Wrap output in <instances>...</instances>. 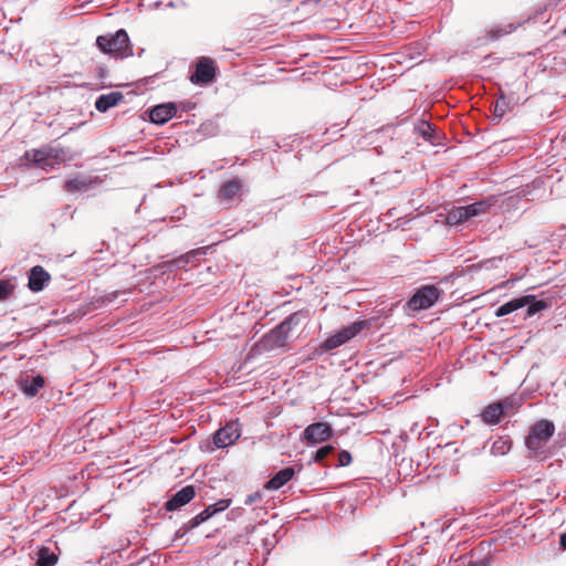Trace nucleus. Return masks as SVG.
I'll list each match as a JSON object with an SVG mask.
<instances>
[{
    "instance_id": "1",
    "label": "nucleus",
    "mask_w": 566,
    "mask_h": 566,
    "mask_svg": "<svg viewBox=\"0 0 566 566\" xmlns=\"http://www.w3.org/2000/svg\"><path fill=\"white\" fill-rule=\"evenodd\" d=\"M305 314L302 311L294 312L280 322L271 331L262 335V337L253 344L250 355H261L277 349H284L287 344L290 332L298 326Z\"/></svg>"
},
{
    "instance_id": "2",
    "label": "nucleus",
    "mask_w": 566,
    "mask_h": 566,
    "mask_svg": "<svg viewBox=\"0 0 566 566\" xmlns=\"http://www.w3.org/2000/svg\"><path fill=\"white\" fill-rule=\"evenodd\" d=\"M379 326L378 317H368L364 319H357L347 327L337 331L332 336L323 340L314 350V355L322 356L329 353L344 344L348 343L355 336H357L364 329L377 328Z\"/></svg>"
},
{
    "instance_id": "3",
    "label": "nucleus",
    "mask_w": 566,
    "mask_h": 566,
    "mask_svg": "<svg viewBox=\"0 0 566 566\" xmlns=\"http://www.w3.org/2000/svg\"><path fill=\"white\" fill-rule=\"evenodd\" d=\"M63 148L45 145L41 148H32L24 151L21 157V165L27 168H40L50 171L64 161Z\"/></svg>"
},
{
    "instance_id": "4",
    "label": "nucleus",
    "mask_w": 566,
    "mask_h": 566,
    "mask_svg": "<svg viewBox=\"0 0 566 566\" xmlns=\"http://www.w3.org/2000/svg\"><path fill=\"white\" fill-rule=\"evenodd\" d=\"M497 202L499 197L496 195H489L469 205L453 206L446 216V223L460 226L475 217L488 213Z\"/></svg>"
},
{
    "instance_id": "5",
    "label": "nucleus",
    "mask_w": 566,
    "mask_h": 566,
    "mask_svg": "<svg viewBox=\"0 0 566 566\" xmlns=\"http://www.w3.org/2000/svg\"><path fill=\"white\" fill-rule=\"evenodd\" d=\"M98 50L116 60H123L133 55V45L125 29H118L114 33L101 34L95 41Z\"/></svg>"
},
{
    "instance_id": "6",
    "label": "nucleus",
    "mask_w": 566,
    "mask_h": 566,
    "mask_svg": "<svg viewBox=\"0 0 566 566\" xmlns=\"http://www.w3.org/2000/svg\"><path fill=\"white\" fill-rule=\"evenodd\" d=\"M556 430L555 423L549 419H541L534 422L524 438V446L536 454L544 452V449Z\"/></svg>"
},
{
    "instance_id": "7",
    "label": "nucleus",
    "mask_w": 566,
    "mask_h": 566,
    "mask_svg": "<svg viewBox=\"0 0 566 566\" xmlns=\"http://www.w3.org/2000/svg\"><path fill=\"white\" fill-rule=\"evenodd\" d=\"M241 437L239 420H230L223 427L213 432L210 439L201 442V450L212 452L216 449H223L235 443Z\"/></svg>"
},
{
    "instance_id": "8",
    "label": "nucleus",
    "mask_w": 566,
    "mask_h": 566,
    "mask_svg": "<svg viewBox=\"0 0 566 566\" xmlns=\"http://www.w3.org/2000/svg\"><path fill=\"white\" fill-rule=\"evenodd\" d=\"M444 291L436 284H424L417 287L406 302V308L421 312L431 308L442 296Z\"/></svg>"
},
{
    "instance_id": "9",
    "label": "nucleus",
    "mask_w": 566,
    "mask_h": 566,
    "mask_svg": "<svg viewBox=\"0 0 566 566\" xmlns=\"http://www.w3.org/2000/svg\"><path fill=\"white\" fill-rule=\"evenodd\" d=\"M218 66L216 61L210 56H200L196 61L195 70L190 74L189 80L193 85L207 86L217 78Z\"/></svg>"
},
{
    "instance_id": "10",
    "label": "nucleus",
    "mask_w": 566,
    "mask_h": 566,
    "mask_svg": "<svg viewBox=\"0 0 566 566\" xmlns=\"http://www.w3.org/2000/svg\"><path fill=\"white\" fill-rule=\"evenodd\" d=\"M333 436L332 424L325 421L308 424L301 433V441L307 447H314L329 440Z\"/></svg>"
},
{
    "instance_id": "11",
    "label": "nucleus",
    "mask_w": 566,
    "mask_h": 566,
    "mask_svg": "<svg viewBox=\"0 0 566 566\" xmlns=\"http://www.w3.org/2000/svg\"><path fill=\"white\" fill-rule=\"evenodd\" d=\"M177 102H165L145 111L151 124L163 126L177 115Z\"/></svg>"
},
{
    "instance_id": "12",
    "label": "nucleus",
    "mask_w": 566,
    "mask_h": 566,
    "mask_svg": "<svg viewBox=\"0 0 566 566\" xmlns=\"http://www.w3.org/2000/svg\"><path fill=\"white\" fill-rule=\"evenodd\" d=\"M196 496V486L187 484L180 490L171 494L168 500L164 503L163 509L166 512H175L182 506L190 503Z\"/></svg>"
},
{
    "instance_id": "13",
    "label": "nucleus",
    "mask_w": 566,
    "mask_h": 566,
    "mask_svg": "<svg viewBox=\"0 0 566 566\" xmlns=\"http://www.w3.org/2000/svg\"><path fill=\"white\" fill-rule=\"evenodd\" d=\"M44 385L45 378L40 373L27 375L19 380L20 390L28 398L35 397Z\"/></svg>"
},
{
    "instance_id": "14",
    "label": "nucleus",
    "mask_w": 566,
    "mask_h": 566,
    "mask_svg": "<svg viewBox=\"0 0 566 566\" xmlns=\"http://www.w3.org/2000/svg\"><path fill=\"white\" fill-rule=\"evenodd\" d=\"M51 280L50 273L41 265H34L30 269L28 275V287L38 293L45 289Z\"/></svg>"
},
{
    "instance_id": "15",
    "label": "nucleus",
    "mask_w": 566,
    "mask_h": 566,
    "mask_svg": "<svg viewBox=\"0 0 566 566\" xmlns=\"http://www.w3.org/2000/svg\"><path fill=\"white\" fill-rule=\"evenodd\" d=\"M303 205L308 208L319 209V210H331L337 207V202L335 199L331 198L328 192L319 191L316 193L306 195Z\"/></svg>"
},
{
    "instance_id": "16",
    "label": "nucleus",
    "mask_w": 566,
    "mask_h": 566,
    "mask_svg": "<svg viewBox=\"0 0 566 566\" xmlns=\"http://www.w3.org/2000/svg\"><path fill=\"white\" fill-rule=\"evenodd\" d=\"M294 467H284L275 472L264 484V489L269 491H277L287 484L295 475Z\"/></svg>"
},
{
    "instance_id": "17",
    "label": "nucleus",
    "mask_w": 566,
    "mask_h": 566,
    "mask_svg": "<svg viewBox=\"0 0 566 566\" xmlns=\"http://www.w3.org/2000/svg\"><path fill=\"white\" fill-rule=\"evenodd\" d=\"M528 20L530 18L518 22L500 23L493 25L489 30H486L485 39L489 42H495L503 38L504 35L513 33Z\"/></svg>"
},
{
    "instance_id": "18",
    "label": "nucleus",
    "mask_w": 566,
    "mask_h": 566,
    "mask_svg": "<svg viewBox=\"0 0 566 566\" xmlns=\"http://www.w3.org/2000/svg\"><path fill=\"white\" fill-rule=\"evenodd\" d=\"M124 99V94L119 91H113L107 94H102L95 99L94 106L99 113H106L112 107H115Z\"/></svg>"
},
{
    "instance_id": "19",
    "label": "nucleus",
    "mask_w": 566,
    "mask_h": 566,
    "mask_svg": "<svg viewBox=\"0 0 566 566\" xmlns=\"http://www.w3.org/2000/svg\"><path fill=\"white\" fill-rule=\"evenodd\" d=\"M521 298L525 300L523 307H526V317H532L551 306L548 298L538 300L534 294L521 295Z\"/></svg>"
},
{
    "instance_id": "20",
    "label": "nucleus",
    "mask_w": 566,
    "mask_h": 566,
    "mask_svg": "<svg viewBox=\"0 0 566 566\" xmlns=\"http://www.w3.org/2000/svg\"><path fill=\"white\" fill-rule=\"evenodd\" d=\"M243 182L240 178H231L221 185L218 198L220 201H229L241 190Z\"/></svg>"
},
{
    "instance_id": "21",
    "label": "nucleus",
    "mask_w": 566,
    "mask_h": 566,
    "mask_svg": "<svg viewBox=\"0 0 566 566\" xmlns=\"http://www.w3.org/2000/svg\"><path fill=\"white\" fill-rule=\"evenodd\" d=\"M504 415V407L499 402H492L482 411V419L488 424H497Z\"/></svg>"
},
{
    "instance_id": "22",
    "label": "nucleus",
    "mask_w": 566,
    "mask_h": 566,
    "mask_svg": "<svg viewBox=\"0 0 566 566\" xmlns=\"http://www.w3.org/2000/svg\"><path fill=\"white\" fill-rule=\"evenodd\" d=\"M59 556L48 546H41L36 552L34 566H55Z\"/></svg>"
},
{
    "instance_id": "23",
    "label": "nucleus",
    "mask_w": 566,
    "mask_h": 566,
    "mask_svg": "<svg viewBox=\"0 0 566 566\" xmlns=\"http://www.w3.org/2000/svg\"><path fill=\"white\" fill-rule=\"evenodd\" d=\"M334 444H325L312 452L310 462L327 465V460L335 453Z\"/></svg>"
},
{
    "instance_id": "24",
    "label": "nucleus",
    "mask_w": 566,
    "mask_h": 566,
    "mask_svg": "<svg viewBox=\"0 0 566 566\" xmlns=\"http://www.w3.org/2000/svg\"><path fill=\"white\" fill-rule=\"evenodd\" d=\"M524 301H525L524 298H521V295L517 297H514V298L501 304L495 310L494 314L496 317H504L520 308H523Z\"/></svg>"
},
{
    "instance_id": "25",
    "label": "nucleus",
    "mask_w": 566,
    "mask_h": 566,
    "mask_svg": "<svg viewBox=\"0 0 566 566\" xmlns=\"http://www.w3.org/2000/svg\"><path fill=\"white\" fill-rule=\"evenodd\" d=\"M417 130L419 135L426 140L431 144L438 143L440 139L439 132L437 128L430 124L429 122H422L418 127Z\"/></svg>"
},
{
    "instance_id": "26",
    "label": "nucleus",
    "mask_w": 566,
    "mask_h": 566,
    "mask_svg": "<svg viewBox=\"0 0 566 566\" xmlns=\"http://www.w3.org/2000/svg\"><path fill=\"white\" fill-rule=\"evenodd\" d=\"M497 401L504 407V415H514L522 405L521 397L516 395L507 396Z\"/></svg>"
},
{
    "instance_id": "27",
    "label": "nucleus",
    "mask_w": 566,
    "mask_h": 566,
    "mask_svg": "<svg viewBox=\"0 0 566 566\" xmlns=\"http://www.w3.org/2000/svg\"><path fill=\"white\" fill-rule=\"evenodd\" d=\"M511 447H512V442H511L510 439H505V438L499 437L491 444L490 452L493 455H505V454H507L510 452Z\"/></svg>"
},
{
    "instance_id": "28",
    "label": "nucleus",
    "mask_w": 566,
    "mask_h": 566,
    "mask_svg": "<svg viewBox=\"0 0 566 566\" xmlns=\"http://www.w3.org/2000/svg\"><path fill=\"white\" fill-rule=\"evenodd\" d=\"M132 294V290H115L111 292H106L104 295V301L107 303H117L118 298H120L119 303L126 302Z\"/></svg>"
},
{
    "instance_id": "29",
    "label": "nucleus",
    "mask_w": 566,
    "mask_h": 566,
    "mask_svg": "<svg viewBox=\"0 0 566 566\" xmlns=\"http://www.w3.org/2000/svg\"><path fill=\"white\" fill-rule=\"evenodd\" d=\"M181 269H182V266H181L179 258H175L172 260L161 262V263L157 264L156 266H154V270L160 272L161 274L171 273L174 271L181 270Z\"/></svg>"
},
{
    "instance_id": "30",
    "label": "nucleus",
    "mask_w": 566,
    "mask_h": 566,
    "mask_svg": "<svg viewBox=\"0 0 566 566\" xmlns=\"http://www.w3.org/2000/svg\"><path fill=\"white\" fill-rule=\"evenodd\" d=\"M213 515L211 514V512L209 511L208 506L202 510L200 513H198L197 515H195L193 517H191L189 520L190 522V527H199L202 523L207 522L208 520H210Z\"/></svg>"
},
{
    "instance_id": "31",
    "label": "nucleus",
    "mask_w": 566,
    "mask_h": 566,
    "mask_svg": "<svg viewBox=\"0 0 566 566\" xmlns=\"http://www.w3.org/2000/svg\"><path fill=\"white\" fill-rule=\"evenodd\" d=\"M232 501L230 499H220L217 502L208 505L209 511L214 516L218 513L224 512L230 505Z\"/></svg>"
},
{
    "instance_id": "32",
    "label": "nucleus",
    "mask_w": 566,
    "mask_h": 566,
    "mask_svg": "<svg viewBox=\"0 0 566 566\" xmlns=\"http://www.w3.org/2000/svg\"><path fill=\"white\" fill-rule=\"evenodd\" d=\"M503 258L502 256H494V258H490V259H485L481 262H479L478 264H473L474 268L476 269H485V270H491V269H494V268H497L499 264L502 262Z\"/></svg>"
},
{
    "instance_id": "33",
    "label": "nucleus",
    "mask_w": 566,
    "mask_h": 566,
    "mask_svg": "<svg viewBox=\"0 0 566 566\" xmlns=\"http://www.w3.org/2000/svg\"><path fill=\"white\" fill-rule=\"evenodd\" d=\"M161 562V554L158 552H154L148 554L147 556H143L138 564H147L148 566H158Z\"/></svg>"
},
{
    "instance_id": "34",
    "label": "nucleus",
    "mask_w": 566,
    "mask_h": 566,
    "mask_svg": "<svg viewBox=\"0 0 566 566\" xmlns=\"http://www.w3.org/2000/svg\"><path fill=\"white\" fill-rule=\"evenodd\" d=\"M14 286L9 281H0V302L8 300L13 293Z\"/></svg>"
},
{
    "instance_id": "35",
    "label": "nucleus",
    "mask_w": 566,
    "mask_h": 566,
    "mask_svg": "<svg viewBox=\"0 0 566 566\" xmlns=\"http://www.w3.org/2000/svg\"><path fill=\"white\" fill-rule=\"evenodd\" d=\"M84 187H85V182L77 178L67 179L64 182V188L67 191H77V190L83 189Z\"/></svg>"
},
{
    "instance_id": "36",
    "label": "nucleus",
    "mask_w": 566,
    "mask_h": 566,
    "mask_svg": "<svg viewBox=\"0 0 566 566\" xmlns=\"http://www.w3.org/2000/svg\"><path fill=\"white\" fill-rule=\"evenodd\" d=\"M353 461L352 453L347 450H342L338 453V462L336 464L337 468L348 467Z\"/></svg>"
},
{
    "instance_id": "37",
    "label": "nucleus",
    "mask_w": 566,
    "mask_h": 566,
    "mask_svg": "<svg viewBox=\"0 0 566 566\" xmlns=\"http://www.w3.org/2000/svg\"><path fill=\"white\" fill-rule=\"evenodd\" d=\"M441 452L444 453V457L453 458L460 452V449L457 447V442H449L441 448Z\"/></svg>"
},
{
    "instance_id": "38",
    "label": "nucleus",
    "mask_w": 566,
    "mask_h": 566,
    "mask_svg": "<svg viewBox=\"0 0 566 566\" xmlns=\"http://www.w3.org/2000/svg\"><path fill=\"white\" fill-rule=\"evenodd\" d=\"M208 249H209V247L198 248V249L187 252L186 255L189 256V261L192 262V261L199 260L200 258L206 255Z\"/></svg>"
},
{
    "instance_id": "39",
    "label": "nucleus",
    "mask_w": 566,
    "mask_h": 566,
    "mask_svg": "<svg viewBox=\"0 0 566 566\" xmlns=\"http://www.w3.org/2000/svg\"><path fill=\"white\" fill-rule=\"evenodd\" d=\"M190 522H186L184 523L176 532H175V535H174V538L172 541H178L180 538H182L185 535H187L190 531L195 530V527H190Z\"/></svg>"
},
{
    "instance_id": "40",
    "label": "nucleus",
    "mask_w": 566,
    "mask_h": 566,
    "mask_svg": "<svg viewBox=\"0 0 566 566\" xmlns=\"http://www.w3.org/2000/svg\"><path fill=\"white\" fill-rule=\"evenodd\" d=\"M94 76L103 82L108 76V69L105 65H96L94 67Z\"/></svg>"
},
{
    "instance_id": "41",
    "label": "nucleus",
    "mask_w": 566,
    "mask_h": 566,
    "mask_svg": "<svg viewBox=\"0 0 566 566\" xmlns=\"http://www.w3.org/2000/svg\"><path fill=\"white\" fill-rule=\"evenodd\" d=\"M262 497H263V493L261 491H255L247 496L244 504L252 505L253 503L261 501Z\"/></svg>"
},
{
    "instance_id": "42",
    "label": "nucleus",
    "mask_w": 566,
    "mask_h": 566,
    "mask_svg": "<svg viewBox=\"0 0 566 566\" xmlns=\"http://www.w3.org/2000/svg\"><path fill=\"white\" fill-rule=\"evenodd\" d=\"M177 105H178V109H180L181 112H185V113L190 112L196 107V103L192 101H189V99L181 101V102L177 103Z\"/></svg>"
},
{
    "instance_id": "43",
    "label": "nucleus",
    "mask_w": 566,
    "mask_h": 566,
    "mask_svg": "<svg viewBox=\"0 0 566 566\" xmlns=\"http://www.w3.org/2000/svg\"><path fill=\"white\" fill-rule=\"evenodd\" d=\"M130 545V539L128 537H122L115 544L116 551L122 552L126 549Z\"/></svg>"
},
{
    "instance_id": "44",
    "label": "nucleus",
    "mask_w": 566,
    "mask_h": 566,
    "mask_svg": "<svg viewBox=\"0 0 566 566\" xmlns=\"http://www.w3.org/2000/svg\"><path fill=\"white\" fill-rule=\"evenodd\" d=\"M314 4L315 7L322 4L323 7L326 6V2L324 0H304L302 1L303 6Z\"/></svg>"
},
{
    "instance_id": "45",
    "label": "nucleus",
    "mask_w": 566,
    "mask_h": 566,
    "mask_svg": "<svg viewBox=\"0 0 566 566\" xmlns=\"http://www.w3.org/2000/svg\"><path fill=\"white\" fill-rule=\"evenodd\" d=\"M504 112L505 109L502 106H500V103L497 102L494 108L495 116L502 117Z\"/></svg>"
},
{
    "instance_id": "46",
    "label": "nucleus",
    "mask_w": 566,
    "mask_h": 566,
    "mask_svg": "<svg viewBox=\"0 0 566 566\" xmlns=\"http://www.w3.org/2000/svg\"><path fill=\"white\" fill-rule=\"evenodd\" d=\"M178 258L180 260L182 269H186V266L190 263L189 256H187L186 253H185V254H182V255H180Z\"/></svg>"
},
{
    "instance_id": "47",
    "label": "nucleus",
    "mask_w": 566,
    "mask_h": 566,
    "mask_svg": "<svg viewBox=\"0 0 566 566\" xmlns=\"http://www.w3.org/2000/svg\"><path fill=\"white\" fill-rule=\"evenodd\" d=\"M559 546L560 548L566 549V532H563L559 535Z\"/></svg>"
},
{
    "instance_id": "48",
    "label": "nucleus",
    "mask_w": 566,
    "mask_h": 566,
    "mask_svg": "<svg viewBox=\"0 0 566 566\" xmlns=\"http://www.w3.org/2000/svg\"><path fill=\"white\" fill-rule=\"evenodd\" d=\"M515 281H516V279H510V280H506L502 285L509 286L511 283H514Z\"/></svg>"
},
{
    "instance_id": "49",
    "label": "nucleus",
    "mask_w": 566,
    "mask_h": 566,
    "mask_svg": "<svg viewBox=\"0 0 566 566\" xmlns=\"http://www.w3.org/2000/svg\"><path fill=\"white\" fill-rule=\"evenodd\" d=\"M563 34L566 35V28L564 29Z\"/></svg>"
}]
</instances>
